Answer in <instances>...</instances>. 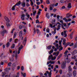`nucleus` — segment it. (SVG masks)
Returning a JSON list of instances; mask_svg holds the SVG:
<instances>
[{"mask_svg": "<svg viewBox=\"0 0 77 77\" xmlns=\"http://www.w3.org/2000/svg\"><path fill=\"white\" fill-rule=\"evenodd\" d=\"M72 15L71 14H70L69 13H68L66 14V18L64 17L63 18V20H65V22H68V21H71V19H70L71 17H72ZM67 18L68 19H66Z\"/></svg>", "mask_w": 77, "mask_h": 77, "instance_id": "1", "label": "nucleus"}, {"mask_svg": "<svg viewBox=\"0 0 77 77\" xmlns=\"http://www.w3.org/2000/svg\"><path fill=\"white\" fill-rule=\"evenodd\" d=\"M4 18L5 21H7L6 22V26H7V27L8 29H9V28L11 26L10 23H9L10 22V20L9 19V18L7 17L6 16L5 17H4Z\"/></svg>", "mask_w": 77, "mask_h": 77, "instance_id": "2", "label": "nucleus"}, {"mask_svg": "<svg viewBox=\"0 0 77 77\" xmlns=\"http://www.w3.org/2000/svg\"><path fill=\"white\" fill-rule=\"evenodd\" d=\"M66 62L65 61H63L61 63V68L62 69H65L66 68Z\"/></svg>", "mask_w": 77, "mask_h": 77, "instance_id": "3", "label": "nucleus"}, {"mask_svg": "<svg viewBox=\"0 0 77 77\" xmlns=\"http://www.w3.org/2000/svg\"><path fill=\"white\" fill-rule=\"evenodd\" d=\"M51 59L52 60H54L56 59V57L54 56V58H53V55H49L48 57V60H50L51 59Z\"/></svg>", "mask_w": 77, "mask_h": 77, "instance_id": "4", "label": "nucleus"}, {"mask_svg": "<svg viewBox=\"0 0 77 77\" xmlns=\"http://www.w3.org/2000/svg\"><path fill=\"white\" fill-rule=\"evenodd\" d=\"M23 46L22 45H21L19 48L18 51V54L20 53V51H21V49H23Z\"/></svg>", "mask_w": 77, "mask_h": 77, "instance_id": "5", "label": "nucleus"}, {"mask_svg": "<svg viewBox=\"0 0 77 77\" xmlns=\"http://www.w3.org/2000/svg\"><path fill=\"white\" fill-rule=\"evenodd\" d=\"M21 4V1H19V2H17V3H16L15 4V6H19Z\"/></svg>", "mask_w": 77, "mask_h": 77, "instance_id": "6", "label": "nucleus"}, {"mask_svg": "<svg viewBox=\"0 0 77 77\" xmlns=\"http://www.w3.org/2000/svg\"><path fill=\"white\" fill-rule=\"evenodd\" d=\"M77 74V72L75 70H74L73 72V77H76V75Z\"/></svg>", "mask_w": 77, "mask_h": 77, "instance_id": "7", "label": "nucleus"}, {"mask_svg": "<svg viewBox=\"0 0 77 77\" xmlns=\"http://www.w3.org/2000/svg\"><path fill=\"white\" fill-rule=\"evenodd\" d=\"M50 13H47L46 14V17L47 18H48V19H50Z\"/></svg>", "mask_w": 77, "mask_h": 77, "instance_id": "8", "label": "nucleus"}, {"mask_svg": "<svg viewBox=\"0 0 77 77\" xmlns=\"http://www.w3.org/2000/svg\"><path fill=\"white\" fill-rule=\"evenodd\" d=\"M5 33H6V30H4L1 33V35H2V36H4L5 35Z\"/></svg>", "mask_w": 77, "mask_h": 77, "instance_id": "9", "label": "nucleus"}, {"mask_svg": "<svg viewBox=\"0 0 77 77\" xmlns=\"http://www.w3.org/2000/svg\"><path fill=\"white\" fill-rule=\"evenodd\" d=\"M21 5L23 7V8H24L25 6H26V3L25 2H22L21 3Z\"/></svg>", "mask_w": 77, "mask_h": 77, "instance_id": "10", "label": "nucleus"}, {"mask_svg": "<svg viewBox=\"0 0 77 77\" xmlns=\"http://www.w3.org/2000/svg\"><path fill=\"white\" fill-rule=\"evenodd\" d=\"M46 73L48 74V76L49 77H51V72H49L48 71H47Z\"/></svg>", "mask_w": 77, "mask_h": 77, "instance_id": "11", "label": "nucleus"}, {"mask_svg": "<svg viewBox=\"0 0 77 77\" xmlns=\"http://www.w3.org/2000/svg\"><path fill=\"white\" fill-rule=\"evenodd\" d=\"M71 76H72V74H71V72H69L66 75L67 77H71Z\"/></svg>", "mask_w": 77, "mask_h": 77, "instance_id": "12", "label": "nucleus"}, {"mask_svg": "<svg viewBox=\"0 0 77 77\" xmlns=\"http://www.w3.org/2000/svg\"><path fill=\"white\" fill-rule=\"evenodd\" d=\"M68 68V71L69 72L72 71V69H71V66H69Z\"/></svg>", "mask_w": 77, "mask_h": 77, "instance_id": "13", "label": "nucleus"}, {"mask_svg": "<svg viewBox=\"0 0 77 77\" xmlns=\"http://www.w3.org/2000/svg\"><path fill=\"white\" fill-rule=\"evenodd\" d=\"M66 39H64L63 40V45H66V42H65L66 41Z\"/></svg>", "mask_w": 77, "mask_h": 77, "instance_id": "14", "label": "nucleus"}, {"mask_svg": "<svg viewBox=\"0 0 77 77\" xmlns=\"http://www.w3.org/2000/svg\"><path fill=\"white\" fill-rule=\"evenodd\" d=\"M73 54H76L77 53V50H74L72 52Z\"/></svg>", "mask_w": 77, "mask_h": 77, "instance_id": "15", "label": "nucleus"}, {"mask_svg": "<svg viewBox=\"0 0 77 77\" xmlns=\"http://www.w3.org/2000/svg\"><path fill=\"white\" fill-rule=\"evenodd\" d=\"M62 54H60V55L58 56L57 59V60H59V59L60 58V57H62Z\"/></svg>", "mask_w": 77, "mask_h": 77, "instance_id": "16", "label": "nucleus"}, {"mask_svg": "<svg viewBox=\"0 0 77 77\" xmlns=\"http://www.w3.org/2000/svg\"><path fill=\"white\" fill-rule=\"evenodd\" d=\"M5 45L6 46L7 48H8V47H9V45H10V43H9V42H8Z\"/></svg>", "mask_w": 77, "mask_h": 77, "instance_id": "17", "label": "nucleus"}, {"mask_svg": "<svg viewBox=\"0 0 77 77\" xmlns=\"http://www.w3.org/2000/svg\"><path fill=\"white\" fill-rule=\"evenodd\" d=\"M15 6H16V5H14L13 6L12 8V11H15Z\"/></svg>", "mask_w": 77, "mask_h": 77, "instance_id": "18", "label": "nucleus"}, {"mask_svg": "<svg viewBox=\"0 0 77 77\" xmlns=\"http://www.w3.org/2000/svg\"><path fill=\"white\" fill-rule=\"evenodd\" d=\"M71 3H69L68 4V8H71Z\"/></svg>", "mask_w": 77, "mask_h": 77, "instance_id": "19", "label": "nucleus"}, {"mask_svg": "<svg viewBox=\"0 0 77 77\" xmlns=\"http://www.w3.org/2000/svg\"><path fill=\"white\" fill-rule=\"evenodd\" d=\"M21 74L22 75H23L24 77H26V73H25L23 74V72H21Z\"/></svg>", "mask_w": 77, "mask_h": 77, "instance_id": "20", "label": "nucleus"}, {"mask_svg": "<svg viewBox=\"0 0 77 77\" xmlns=\"http://www.w3.org/2000/svg\"><path fill=\"white\" fill-rule=\"evenodd\" d=\"M11 73H10L8 75H6L5 76V77H11Z\"/></svg>", "mask_w": 77, "mask_h": 77, "instance_id": "21", "label": "nucleus"}, {"mask_svg": "<svg viewBox=\"0 0 77 77\" xmlns=\"http://www.w3.org/2000/svg\"><path fill=\"white\" fill-rule=\"evenodd\" d=\"M52 47V45H50L49 46H48L47 47L48 49V50H50Z\"/></svg>", "mask_w": 77, "mask_h": 77, "instance_id": "22", "label": "nucleus"}, {"mask_svg": "<svg viewBox=\"0 0 77 77\" xmlns=\"http://www.w3.org/2000/svg\"><path fill=\"white\" fill-rule=\"evenodd\" d=\"M62 40H63V38H62L61 40L59 42V44L60 45H62Z\"/></svg>", "mask_w": 77, "mask_h": 77, "instance_id": "23", "label": "nucleus"}, {"mask_svg": "<svg viewBox=\"0 0 77 77\" xmlns=\"http://www.w3.org/2000/svg\"><path fill=\"white\" fill-rule=\"evenodd\" d=\"M73 33H74V31L73 32H72V33L70 35V38H71V39H72V35H73Z\"/></svg>", "mask_w": 77, "mask_h": 77, "instance_id": "24", "label": "nucleus"}, {"mask_svg": "<svg viewBox=\"0 0 77 77\" xmlns=\"http://www.w3.org/2000/svg\"><path fill=\"white\" fill-rule=\"evenodd\" d=\"M73 33H74V31L73 32H72V33L70 35V38H71V39H72V35H73Z\"/></svg>", "mask_w": 77, "mask_h": 77, "instance_id": "25", "label": "nucleus"}, {"mask_svg": "<svg viewBox=\"0 0 77 77\" xmlns=\"http://www.w3.org/2000/svg\"><path fill=\"white\" fill-rule=\"evenodd\" d=\"M15 44H13L12 45V46H11V48L12 49V48H15Z\"/></svg>", "mask_w": 77, "mask_h": 77, "instance_id": "26", "label": "nucleus"}, {"mask_svg": "<svg viewBox=\"0 0 77 77\" xmlns=\"http://www.w3.org/2000/svg\"><path fill=\"white\" fill-rule=\"evenodd\" d=\"M12 77H19V75H16L15 74H13L12 75Z\"/></svg>", "mask_w": 77, "mask_h": 77, "instance_id": "27", "label": "nucleus"}, {"mask_svg": "<svg viewBox=\"0 0 77 77\" xmlns=\"http://www.w3.org/2000/svg\"><path fill=\"white\" fill-rule=\"evenodd\" d=\"M22 35H23V32H22V31H21L19 32V36H20V35H21V36H22Z\"/></svg>", "mask_w": 77, "mask_h": 77, "instance_id": "28", "label": "nucleus"}, {"mask_svg": "<svg viewBox=\"0 0 77 77\" xmlns=\"http://www.w3.org/2000/svg\"><path fill=\"white\" fill-rule=\"evenodd\" d=\"M49 63H51V64H54V61L52 62L51 60H50Z\"/></svg>", "mask_w": 77, "mask_h": 77, "instance_id": "29", "label": "nucleus"}, {"mask_svg": "<svg viewBox=\"0 0 77 77\" xmlns=\"http://www.w3.org/2000/svg\"><path fill=\"white\" fill-rule=\"evenodd\" d=\"M54 4H51L50 5V7H51L52 8H54Z\"/></svg>", "mask_w": 77, "mask_h": 77, "instance_id": "30", "label": "nucleus"}, {"mask_svg": "<svg viewBox=\"0 0 77 77\" xmlns=\"http://www.w3.org/2000/svg\"><path fill=\"white\" fill-rule=\"evenodd\" d=\"M36 11H35L33 12V16H35V14H36Z\"/></svg>", "mask_w": 77, "mask_h": 77, "instance_id": "31", "label": "nucleus"}, {"mask_svg": "<svg viewBox=\"0 0 77 77\" xmlns=\"http://www.w3.org/2000/svg\"><path fill=\"white\" fill-rule=\"evenodd\" d=\"M23 41H25V42H26V41H27V37H25Z\"/></svg>", "mask_w": 77, "mask_h": 77, "instance_id": "32", "label": "nucleus"}, {"mask_svg": "<svg viewBox=\"0 0 77 77\" xmlns=\"http://www.w3.org/2000/svg\"><path fill=\"white\" fill-rule=\"evenodd\" d=\"M11 64H12V63H11V62H10L8 64V66H11Z\"/></svg>", "mask_w": 77, "mask_h": 77, "instance_id": "33", "label": "nucleus"}, {"mask_svg": "<svg viewBox=\"0 0 77 77\" xmlns=\"http://www.w3.org/2000/svg\"><path fill=\"white\" fill-rule=\"evenodd\" d=\"M64 1H65V0H61L60 1V2L61 3H64Z\"/></svg>", "mask_w": 77, "mask_h": 77, "instance_id": "34", "label": "nucleus"}, {"mask_svg": "<svg viewBox=\"0 0 77 77\" xmlns=\"http://www.w3.org/2000/svg\"><path fill=\"white\" fill-rule=\"evenodd\" d=\"M46 32H48V33H50V29H46Z\"/></svg>", "mask_w": 77, "mask_h": 77, "instance_id": "35", "label": "nucleus"}, {"mask_svg": "<svg viewBox=\"0 0 77 77\" xmlns=\"http://www.w3.org/2000/svg\"><path fill=\"white\" fill-rule=\"evenodd\" d=\"M57 55H56L55 56L57 57L59 55V51H57L56 53Z\"/></svg>", "mask_w": 77, "mask_h": 77, "instance_id": "36", "label": "nucleus"}, {"mask_svg": "<svg viewBox=\"0 0 77 77\" xmlns=\"http://www.w3.org/2000/svg\"><path fill=\"white\" fill-rule=\"evenodd\" d=\"M23 44L24 45H25L26 44V42L23 41Z\"/></svg>", "mask_w": 77, "mask_h": 77, "instance_id": "37", "label": "nucleus"}, {"mask_svg": "<svg viewBox=\"0 0 77 77\" xmlns=\"http://www.w3.org/2000/svg\"><path fill=\"white\" fill-rule=\"evenodd\" d=\"M17 41H18V39L16 38L14 40V43H17Z\"/></svg>", "mask_w": 77, "mask_h": 77, "instance_id": "38", "label": "nucleus"}, {"mask_svg": "<svg viewBox=\"0 0 77 77\" xmlns=\"http://www.w3.org/2000/svg\"><path fill=\"white\" fill-rule=\"evenodd\" d=\"M60 74H62V70L61 69H60L59 71Z\"/></svg>", "mask_w": 77, "mask_h": 77, "instance_id": "39", "label": "nucleus"}, {"mask_svg": "<svg viewBox=\"0 0 77 77\" xmlns=\"http://www.w3.org/2000/svg\"><path fill=\"white\" fill-rule=\"evenodd\" d=\"M19 28L20 29H21L23 28V26L21 25H20L19 26Z\"/></svg>", "mask_w": 77, "mask_h": 77, "instance_id": "40", "label": "nucleus"}, {"mask_svg": "<svg viewBox=\"0 0 77 77\" xmlns=\"http://www.w3.org/2000/svg\"><path fill=\"white\" fill-rule=\"evenodd\" d=\"M46 2L47 4H50V1L49 0H47Z\"/></svg>", "mask_w": 77, "mask_h": 77, "instance_id": "41", "label": "nucleus"}, {"mask_svg": "<svg viewBox=\"0 0 77 77\" xmlns=\"http://www.w3.org/2000/svg\"><path fill=\"white\" fill-rule=\"evenodd\" d=\"M13 67H16V64L15 63H14L13 64Z\"/></svg>", "mask_w": 77, "mask_h": 77, "instance_id": "42", "label": "nucleus"}, {"mask_svg": "<svg viewBox=\"0 0 77 77\" xmlns=\"http://www.w3.org/2000/svg\"><path fill=\"white\" fill-rule=\"evenodd\" d=\"M21 18L22 21L23 20H25V18L24 17H21Z\"/></svg>", "mask_w": 77, "mask_h": 77, "instance_id": "43", "label": "nucleus"}, {"mask_svg": "<svg viewBox=\"0 0 77 77\" xmlns=\"http://www.w3.org/2000/svg\"><path fill=\"white\" fill-rule=\"evenodd\" d=\"M61 9H66V8H65V7L64 6H63L61 7Z\"/></svg>", "mask_w": 77, "mask_h": 77, "instance_id": "44", "label": "nucleus"}, {"mask_svg": "<svg viewBox=\"0 0 77 77\" xmlns=\"http://www.w3.org/2000/svg\"><path fill=\"white\" fill-rule=\"evenodd\" d=\"M24 66H22L21 67V69L22 71H23L24 70Z\"/></svg>", "mask_w": 77, "mask_h": 77, "instance_id": "45", "label": "nucleus"}, {"mask_svg": "<svg viewBox=\"0 0 77 77\" xmlns=\"http://www.w3.org/2000/svg\"><path fill=\"white\" fill-rule=\"evenodd\" d=\"M57 20H59V17H60V16L59 15H57Z\"/></svg>", "mask_w": 77, "mask_h": 77, "instance_id": "46", "label": "nucleus"}, {"mask_svg": "<svg viewBox=\"0 0 77 77\" xmlns=\"http://www.w3.org/2000/svg\"><path fill=\"white\" fill-rule=\"evenodd\" d=\"M70 62H71V60H67V62L68 63H69Z\"/></svg>", "mask_w": 77, "mask_h": 77, "instance_id": "47", "label": "nucleus"}, {"mask_svg": "<svg viewBox=\"0 0 77 77\" xmlns=\"http://www.w3.org/2000/svg\"><path fill=\"white\" fill-rule=\"evenodd\" d=\"M2 73H3V74L2 75V76L3 77H5V72H2Z\"/></svg>", "mask_w": 77, "mask_h": 77, "instance_id": "48", "label": "nucleus"}, {"mask_svg": "<svg viewBox=\"0 0 77 77\" xmlns=\"http://www.w3.org/2000/svg\"><path fill=\"white\" fill-rule=\"evenodd\" d=\"M63 50V47H61L60 48V49H59V51H61V50Z\"/></svg>", "mask_w": 77, "mask_h": 77, "instance_id": "49", "label": "nucleus"}, {"mask_svg": "<svg viewBox=\"0 0 77 77\" xmlns=\"http://www.w3.org/2000/svg\"><path fill=\"white\" fill-rule=\"evenodd\" d=\"M39 23V20H37L36 21V23Z\"/></svg>", "mask_w": 77, "mask_h": 77, "instance_id": "50", "label": "nucleus"}, {"mask_svg": "<svg viewBox=\"0 0 77 77\" xmlns=\"http://www.w3.org/2000/svg\"><path fill=\"white\" fill-rule=\"evenodd\" d=\"M26 6L27 7H29V6H30V4H29L28 3H27L26 4Z\"/></svg>", "mask_w": 77, "mask_h": 77, "instance_id": "51", "label": "nucleus"}, {"mask_svg": "<svg viewBox=\"0 0 77 77\" xmlns=\"http://www.w3.org/2000/svg\"><path fill=\"white\" fill-rule=\"evenodd\" d=\"M73 45H74V43H72L70 45H69V46H73Z\"/></svg>", "mask_w": 77, "mask_h": 77, "instance_id": "52", "label": "nucleus"}, {"mask_svg": "<svg viewBox=\"0 0 77 77\" xmlns=\"http://www.w3.org/2000/svg\"><path fill=\"white\" fill-rule=\"evenodd\" d=\"M72 59H76V57L75 56H74V57H72Z\"/></svg>", "mask_w": 77, "mask_h": 77, "instance_id": "53", "label": "nucleus"}, {"mask_svg": "<svg viewBox=\"0 0 77 77\" xmlns=\"http://www.w3.org/2000/svg\"><path fill=\"white\" fill-rule=\"evenodd\" d=\"M64 38H66V37L67 36V34H66V33H64Z\"/></svg>", "mask_w": 77, "mask_h": 77, "instance_id": "54", "label": "nucleus"}, {"mask_svg": "<svg viewBox=\"0 0 77 77\" xmlns=\"http://www.w3.org/2000/svg\"><path fill=\"white\" fill-rule=\"evenodd\" d=\"M20 69V66H18L17 67V70H19V69Z\"/></svg>", "mask_w": 77, "mask_h": 77, "instance_id": "55", "label": "nucleus"}, {"mask_svg": "<svg viewBox=\"0 0 77 77\" xmlns=\"http://www.w3.org/2000/svg\"><path fill=\"white\" fill-rule=\"evenodd\" d=\"M21 17H25V15H24V14H22L21 15Z\"/></svg>", "mask_w": 77, "mask_h": 77, "instance_id": "56", "label": "nucleus"}, {"mask_svg": "<svg viewBox=\"0 0 77 77\" xmlns=\"http://www.w3.org/2000/svg\"><path fill=\"white\" fill-rule=\"evenodd\" d=\"M66 44H68V45H69L70 44H71V42H68L67 43H66Z\"/></svg>", "mask_w": 77, "mask_h": 77, "instance_id": "57", "label": "nucleus"}, {"mask_svg": "<svg viewBox=\"0 0 77 77\" xmlns=\"http://www.w3.org/2000/svg\"><path fill=\"white\" fill-rule=\"evenodd\" d=\"M58 6V3H56L55 5L54 4L55 6Z\"/></svg>", "mask_w": 77, "mask_h": 77, "instance_id": "58", "label": "nucleus"}, {"mask_svg": "<svg viewBox=\"0 0 77 77\" xmlns=\"http://www.w3.org/2000/svg\"><path fill=\"white\" fill-rule=\"evenodd\" d=\"M37 34H38V33H39V32H40L39 30L38 29H37Z\"/></svg>", "mask_w": 77, "mask_h": 77, "instance_id": "59", "label": "nucleus"}, {"mask_svg": "<svg viewBox=\"0 0 77 77\" xmlns=\"http://www.w3.org/2000/svg\"><path fill=\"white\" fill-rule=\"evenodd\" d=\"M50 11H52V10H53V7H50Z\"/></svg>", "mask_w": 77, "mask_h": 77, "instance_id": "60", "label": "nucleus"}, {"mask_svg": "<svg viewBox=\"0 0 77 77\" xmlns=\"http://www.w3.org/2000/svg\"><path fill=\"white\" fill-rule=\"evenodd\" d=\"M68 52V51H66L65 52H64V54H67V53Z\"/></svg>", "mask_w": 77, "mask_h": 77, "instance_id": "61", "label": "nucleus"}, {"mask_svg": "<svg viewBox=\"0 0 77 77\" xmlns=\"http://www.w3.org/2000/svg\"><path fill=\"white\" fill-rule=\"evenodd\" d=\"M56 11H57V9L56 8H54V9H53V11L54 12H56Z\"/></svg>", "mask_w": 77, "mask_h": 77, "instance_id": "62", "label": "nucleus"}, {"mask_svg": "<svg viewBox=\"0 0 77 77\" xmlns=\"http://www.w3.org/2000/svg\"><path fill=\"white\" fill-rule=\"evenodd\" d=\"M36 4L37 5H39L41 4V3H40V2H38L36 3Z\"/></svg>", "mask_w": 77, "mask_h": 77, "instance_id": "63", "label": "nucleus"}, {"mask_svg": "<svg viewBox=\"0 0 77 77\" xmlns=\"http://www.w3.org/2000/svg\"><path fill=\"white\" fill-rule=\"evenodd\" d=\"M38 15H40V14H41V11H39L38 12Z\"/></svg>", "mask_w": 77, "mask_h": 77, "instance_id": "64", "label": "nucleus"}]
</instances>
